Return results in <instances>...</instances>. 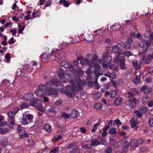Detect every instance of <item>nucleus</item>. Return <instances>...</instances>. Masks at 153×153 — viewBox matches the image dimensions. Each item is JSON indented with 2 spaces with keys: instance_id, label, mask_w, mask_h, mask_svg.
Returning <instances> with one entry per match:
<instances>
[{
  "instance_id": "1",
  "label": "nucleus",
  "mask_w": 153,
  "mask_h": 153,
  "mask_svg": "<svg viewBox=\"0 0 153 153\" xmlns=\"http://www.w3.org/2000/svg\"><path fill=\"white\" fill-rule=\"evenodd\" d=\"M149 38V39L145 41H142L138 44L139 46L143 49V52L139 53V54L140 56L142 55L143 54L146 53L147 52V48L151 45L152 40L153 39V32L152 34L150 35Z\"/></svg>"
},
{
  "instance_id": "2",
  "label": "nucleus",
  "mask_w": 153,
  "mask_h": 153,
  "mask_svg": "<svg viewBox=\"0 0 153 153\" xmlns=\"http://www.w3.org/2000/svg\"><path fill=\"white\" fill-rule=\"evenodd\" d=\"M98 59V57L97 55H94L93 56L91 54H89L86 56L85 60L80 62V63L82 65H86L87 63L90 67H92L94 62Z\"/></svg>"
},
{
  "instance_id": "3",
  "label": "nucleus",
  "mask_w": 153,
  "mask_h": 153,
  "mask_svg": "<svg viewBox=\"0 0 153 153\" xmlns=\"http://www.w3.org/2000/svg\"><path fill=\"white\" fill-rule=\"evenodd\" d=\"M33 118V116L29 114H28L26 111L22 113V117L21 122L22 124L24 126H25L28 123L32 122V120Z\"/></svg>"
},
{
  "instance_id": "4",
  "label": "nucleus",
  "mask_w": 153,
  "mask_h": 153,
  "mask_svg": "<svg viewBox=\"0 0 153 153\" xmlns=\"http://www.w3.org/2000/svg\"><path fill=\"white\" fill-rule=\"evenodd\" d=\"M71 86H67L66 87V91H65L66 94L70 97H74L75 95V91L76 88V85L74 83L71 84Z\"/></svg>"
},
{
  "instance_id": "5",
  "label": "nucleus",
  "mask_w": 153,
  "mask_h": 153,
  "mask_svg": "<svg viewBox=\"0 0 153 153\" xmlns=\"http://www.w3.org/2000/svg\"><path fill=\"white\" fill-rule=\"evenodd\" d=\"M45 93L46 95L52 96L53 97L56 96L58 94V91L56 89L48 87H46Z\"/></svg>"
},
{
  "instance_id": "6",
  "label": "nucleus",
  "mask_w": 153,
  "mask_h": 153,
  "mask_svg": "<svg viewBox=\"0 0 153 153\" xmlns=\"http://www.w3.org/2000/svg\"><path fill=\"white\" fill-rule=\"evenodd\" d=\"M59 50L56 49H53L52 50L51 54H49V57H50L52 60L57 59L56 58L59 59L62 57L59 54Z\"/></svg>"
},
{
  "instance_id": "7",
  "label": "nucleus",
  "mask_w": 153,
  "mask_h": 153,
  "mask_svg": "<svg viewBox=\"0 0 153 153\" xmlns=\"http://www.w3.org/2000/svg\"><path fill=\"white\" fill-rule=\"evenodd\" d=\"M50 81L53 85L57 87V88L59 90H61L63 88V84L60 82V81L57 79L56 78H54L51 79Z\"/></svg>"
},
{
  "instance_id": "8",
  "label": "nucleus",
  "mask_w": 153,
  "mask_h": 153,
  "mask_svg": "<svg viewBox=\"0 0 153 153\" xmlns=\"http://www.w3.org/2000/svg\"><path fill=\"white\" fill-rule=\"evenodd\" d=\"M46 87L43 84H41L39 86V89H36L35 91V94L38 96L41 97L43 96L44 95V91Z\"/></svg>"
},
{
  "instance_id": "9",
  "label": "nucleus",
  "mask_w": 153,
  "mask_h": 153,
  "mask_svg": "<svg viewBox=\"0 0 153 153\" xmlns=\"http://www.w3.org/2000/svg\"><path fill=\"white\" fill-rule=\"evenodd\" d=\"M15 114L13 111H10L7 113V116L8 117V122L12 125L15 124Z\"/></svg>"
},
{
  "instance_id": "10",
  "label": "nucleus",
  "mask_w": 153,
  "mask_h": 153,
  "mask_svg": "<svg viewBox=\"0 0 153 153\" xmlns=\"http://www.w3.org/2000/svg\"><path fill=\"white\" fill-rule=\"evenodd\" d=\"M139 95L137 91H133L132 92H128L126 94V96L128 99H133L136 98L134 96H137Z\"/></svg>"
},
{
  "instance_id": "11",
  "label": "nucleus",
  "mask_w": 153,
  "mask_h": 153,
  "mask_svg": "<svg viewBox=\"0 0 153 153\" xmlns=\"http://www.w3.org/2000/svg\"><path fill=\"white\" fill-rule=\"evenodd\" d=\"M128 101L130 103L128 104V105L131 108H134L136 107V104L138 103V101L136 98H133V99H128Z\"/></svg>"
},
{
  "instance_id": "12",
  "label": "nucleus",
  "mask_w": 153,
  "mask_h": 153,
  "mask_svg": "<svg viewBox=\"0 0 153 153\" xmlns=\"http://www.w3.org/2000/svg\"><path fill=\"white\" fill-rule=\"evenodd\" d=\"M94 65V72L96 76H100V73L99 72L100 71V69L99 65L97 63H94L93 66Z\"/></svg>"
},
{
  "instance_id": "13",
  "label": "nucleus",
  "mask_w": 153,
  "mask_h": 153,
  "mask_svg": "<svg viewBox=\"0 0 153 153\" xmlns=\"http://www.w3.org/2000/svg\"><path fill=\"white\" fill-rule=\"evenodd\" d=\"M101 139L100 138H98L97 140L93 139L91 140V144L90 146H94L102 144V143H101Z\"/></svg>"
},
{
  "instance_id": "14",
  "label": "nucleus",
  "mask_w": 153,
  "mask_h": 153,
  "mask_svg": "<svg viewBox=\"0 0 153 153\" xmlns=\"http://www.w3.org/2000/svg\"><path fill=\"white\" fill-rule=\"evenodd\" d=\"M86 83L85 81L82 80H79L77 84V89L78 91H81L82 89V85H85Z\"/></svg>"
},
{
  "instance_id": "15",
  "label": "nucleus",
  "mask_w": 153,
  "mask_h": 153,
  "mask_svg": "<svg viewBox=\"0 0 153 153\" xmlns=\"http://www.w3.org/2000/svg\"><path fill=\"white\" fill-rule=\"evenodd\" d=\"M60 65L64 67L65 68H69L73 69V66L72 65H70L66 60H63L60 63Z\"/></svg>"
},
{
  "instance_id": "16",
  "label": "nucleus",
  "mask_w": 153,
  "mask_h": 153,
  "mask_svg": "<svg viewBox=\"0 0 153 153\" xmlns=\"http://www.w3.org/2000/svg\"><path fill=\"white\" fill-rule=\"evenodd\" d=\"M70 116L73 118H76L79 115V113L78 110L75 109H72L71 111Z\"/></svg>"
},
{
  "instance_id": "17",
  "label": "nucleus",
  "mask_w": 153,
  "mask_h": 153,
  "mask_svg": "<svg viewBox=\"0 0 153 153\" xmlns=\"http://www.w3.org/2000/svg\"><path fill=\"white\" fill-rule=\"evenodd\" d=\"M103 59L104 61L109 63L112 60L111 57L109 56L108 52L105 53L103 55Z\"/></svg>"
},
{
  "instance_id": "18",
  "label": "nucleus",
  "mask_w": 153,
  "mask_h": 153,
  "mask_svg": "<svg viewBox=\"0 0 153 153\" xmlns=\"http://www.w3.org/2000/svg\"><path fill=\"white\" fill-rule=\"evenodd\" d=\"M23 97L25 100L30 101L31 100H33V99L34 98V96L33 94L30 93H29L27 94L24 95Z\"/></svg>"
},
{
  "instance_id": "19",
  "label": "nucleus",
  "mask_w": 153,
  "mask_h": 153,
  "mask_svg": "<svg viewBox=\"0 0 153 153\" xmlns=\"http://www.w3.org/2000/svg\"><path fill=\"white\" fill-rule=\"evenodd\" d=\"M0 144L3 147L7 146L8 144V140L7 137H3L0 140Z\"/></svg>"
},
{
  "instance_id": "20",
  "label": "nucleus",
  "mask_w": 153,
  "mask_h": 153,
  "mask_svg": "<svg viewBox=\"0 0 153 153\" xmlns=\"http://www.w3.org/2000/svg\"><path fill=\"white\" fill-rule=\"evenodd\" d=\"M49 53H44L42 54L41 57L42 60L43 62L47 61L50 59L49 57Z\"/></svg>"
},
{
  "instance_id": "21",
  "label": "nucleus",
  "mask_w": 153,
  "mask_h": 153,
  "mask_svg": "<svg viewBox=\"0 0 153 153\" xmlns=\"http://www.w3.org/2000/svg\"><path fill=\"white\" fill-rule=\"evenodd\" d=\"M120 66L121 69L123 70L126 68V67L125 65V59L123 57L122 58V59L120 60Z\"/></svg>"
},
{
  "instance_id": "22",
  "label": "nucleus",
  "mask_w": 153,
  "mask_h": 153,
  "mask_svg": "<svg viewBox=\"0 0 153 153\" xmlns=\"http://www.w3.org/2000/svg\"><path fill=\"white\" fill-rule=\"evenodd\" d=\"M150 100V98L147 96H145L143 97L141 100V101L143 104L146 105Z\"/></svg>"
},
{
  "instance_id": "23",
  "label": "nucleus",
  "mask_w": 153,
  "mask_h": 153,
  "mask_svg": "<svg viewBox=\"0 0 153 153\" xmlns=\"http://www.w3.org/2000/svg\"><path fill=\"white\" fill-rule=\"evenodd\" d=\"M139 110L142 114H145L148 112L147 108L144 105L141 106L139 108Z\"/></svg>"
},
{
  "instance_id": "24",
  "label": "nucleus",
  "mask_w": 153,
  "mask_h": 153,
  "mask_svg": "<svg viewBox=\"0 0 153 153\" xmlns=\"http://www.w3.org/2000/svg\"><path fill=\"white\" fill-rule=\"evenodd\" d=\"M114 103L115 105H121L122 103V100L120 97H118L116 98L114 101Z\"/></svg>"
},
{
  "instance_id": "25",
  "label": "nucleus",
  "mask_w": 153,
  "mask_h": 153,
  "mask_svg": "<svg viewBox=\"0 0 153 153\" xmlns=\"http://www.w3.org/2000/svg\"><path fill=\"white\" fill-rule=\"evenodd\" d=\"M58 76L60 79L64 78V74L63 70L62 68H59L57 71Z\"/></svg>"
},
{
  "instance_id": "26",
  "label": "nucleus",
  "mask_w": 153,
  "mask_h": 153,
  "mask_svg": "<svg viewBox=\"0 0 153 153\" xmlns=\"http://www.w3.org/2000/svg\"><path fill=\"white\" fill-rule=\"evenodd\" d=\"M130 125L131 127L134 128L136 126V125L138 124L137 122L134 119L132 118L130 121Z\"/></svg>"
},
{
  "instance_id": "27",
  "label": "nucleus",
  "mask_w": 153,
  "mask_h": 153,
  "mask_svg": "<svg viewBox=\"0 0 153 153\" xmlns=\"http://www.w3.org/2000/svg\"><path fill=\"white\" fill-rule=\"evenodd\" d=\"M102 107V104L100 102H98L94 104V107L95 109L98 110H100L101 109Z\"/></svg>"
},
{
  "instance_id": "28",
  "label": "nucleus",
  "mask_w": 153,
  "mask_h": 153,
  "mask_svg": "<svg viewBox=\"0 0 153 153\" xmlns=\"http://www.w3.org/2000/svg\"><path fill=\"white\" fill-rule=\"evenodd\" d=\"M130 145L131 146L135 147L138 146L137 140L134 138L131 139L130 142Z\"/></svg>"
},
{
  "instance_id": "29",
  "label": "nucleus",
  "mask_w": 153,
  "mask_h": 153,
  "mask_svg": "<svg viewBox=\"0 0 153 153\" xmlns=\"http://www.w3.org/2000/svg\"><path fill=\"white\" fill-rule=\"evenodd\" d=\"M122 143H123L121 141H115L113 143V145L116 148H118L122 146Z\"/></svg>"
},
{
  "instance_id": "30",
  "label": "nucleus",
  "mask_w": 153,
  "mask_h": 153,
  "mask_svg": "<svg viewBox=\"0 0 153 153\" xmlns=\"http://www.w3.org/2000/svg\"><path fill=\"white\" fill-rule=\"evenodd\" d=\"M43 129L48 131L50 132L51 131V127L49 124H46L43 127Z\"/></svg>"
},
{
  "instance_id": "31",
  "label": "nucleus",
  "mask_w": 153,
  "mask_h": 153,
  "mask_svg": "<svg viewBox=\"0 0 153 153\" xmlns=\"http://www.w3.org/2000/svg\"><path fill=\"white\" fill-rule=\"evenodd\" d=\"M32 100L33 102H30L29 103V105L31 106H36V105L37 103L39 101L38 99L37 98L35 99L34 97L33 99V100Z\"/></svg>"
},
{
  "instance_id": "32",
  "label": "nucleus",
  "mask_w": 153,
  "mask_h": 153,
  "mask_svg": "<svg viewBox=\"0 0 153 153\" xmlns=\"http://www.w3.org/2000/svg\"><path fill=\"white\" fill-rule=\"evenodd\" d=\"M8 129L5 128H0V133L1 134H4L8 132Z\"/></svg>"
},
{
  "instance_id": "33",
  "label": "nucleus",
  "mask_w": 153,
  "mask_h": 153,
  "mask_svg": "<svg viewBox=\"0 0 153 153\" xmlns=\"http://www.w3.org/2000/svg\"><path fill=\"white\" fill-rule=\"evenodd\" d=\"M20 107L21 109L27 108H29V105L26 103L23 102L20 104Z\"/></svg>"
},
{
  "instance_id": "34",
  "label": "nucleus",
  "mask_w": 153,
  "mask_h": 153,
  "mask_svg": "<svg viewBox=\"0 0 153 153\" xmlns=\"http://www.w3.org/2000/svg\"><path fill=\"white\" fill-rule=\"evenodd\" d=\"M140 77L139 76H137L136 77L133 79L132 80L133 82L136 84H137L140 82Z\"/></svg>"
},
{
  "instance_id": "35",
  "label": "nucleus",
  "mask_w": 153,
  "mask_h": 153,
  "mask_svg": "<svg viewBox=\"0 0 153 153\" xmlns=\"http://www.w3.org/2000/svg\"><path fill=\"white\" fill-rule=\"evenodd\" d=\"M70 117V114H66L65 112H63L61 113V117L63 118L64 119H68Z\"/></svg>"
},
{
  "instance_id": "36",
  "label": "nucleus",
  "mask_w": 153,
  "mask_h": 153,
  "mask_svg": "<svg viewBox=\"0 0 153 153\" xmlns=\"http://www.w3.org/2000/svg\"><path fill=\"white\" fill-rule=\"evenodd\" d=\"M135 114L139 117H142L143 115L139 110H135L134 111Z\"/></svg>"
},
{
  "instance_id": "37",
  "label": "nucleus",
  "mask_w": 153,
  "mask_h": 153,
  "mask_svg": "<svg viewBox=\"0 0 153 153\" xmlns=\"http://www.w3.org/2000/svg\"><path fill=\"white\" fill-rule=\"evenodd\" d=\"M94 36L91 34H88L87 38L86 40L89 42H91L93 39Z\"/></svg>"
},
{
  "instance_id": "38",
  "label": "nucleus",
  "mask_w": 153,
  "mask_h": 153,
  "mask_svg": "<svg viewBox=\"0 0 153 153\" xmlns=\"http://www.w3.org/2000/svg\"><path fill=\"white\" fill-rule=\"evenodd\" d=\"M151 60V59L147 57V58L146 59L145 62H140V63L142 65L144 64L145 63L148 64L150 62Z\"/></svg>"
},
{
  "instance_id": "39",
  "label": "nucleus",
  "mask_w": 153,
  "mask_h": 153,
  "mask_svg": "<svg viewBox=\"0 0 153 153\" xmlns=\"http://www.w3.org/2000/svg\"><path fill=\"white\" fill-rule=\"evenodd\" d=\"M152 93V89L150 87H148L147 89L144 92V93L146 95H148Z\"/></svg>"
},
{
  "instance_id": "40",
  "label": "nucleus",
  "mask_w": 153,
  "mask_h": 153,
  "mask_svg": "<svg viewBox=\"0 0 153 153\" xmlns=\"http://www.w3.org/2000/svg\"><path fill=\"white\" fill-rule=\"evenodd\" d=\"M116 133L117 131L114 128H111L109 131V134H115Z\"/></svg>"
},
{
  "instance_id": "41",
  "label": "nucleus",
  "mask_w": 153,
  "mask_h": 153,
  "mask_svg": "<svg viewBox=\"0 0 153 153\" xmlns=\"http://www.w3.org/2000/svg\"><path fill=\"white\" fill-rule=\"evenodd\" d=\"M133 66L137 70L139 69L140 68V66L138 65L137 62L136 61L133 62H132Z\"/></svg>"
},
{
  "instance_id": "42",
  "label": "nucleus",
  "mask_w": 153,
  "mask_h": 153,
  "mask_svg": "<svg viewBox=\"0 0 153 153\" xmlns=\"http://www.w3.org/2000/svg\"><path fill=\"white\" fill-rule=\"evenodd\" d=\"M55 107L53 105H50L49 107L47 108V111L49 112H53L55 109Z\"/></svg>"
},
{
  "instance_id": "43",
  "label": "nucleus",
  "mask_w": 153,
  "mask_h": 153,
  "mask_svg": "<svg viewBox=\"0 0 153 153\" xmlns=\"http://www.w3.org/2000/svg\"><path fill=\"white\" fill-rule=\"evenodd\" d=\"M112 149L111 147H108L105 150L104 153H111Z\"/></svg>"
},
{
  "instance_id": "44",
  "label": "nucleus",
  "mask_w": 153,
  "mask_h": 153,
  "mask_svg": "<svg viewBox=\"0 0 153 153\" xmlns=\"http://www.w3.org/2000/svg\"><path fill=\"white\" fill-rule=\"evenodd\" d=\"M131 45L130 43L126 42L124 44V47L126 49H129L131 47Z\"/></svg>"
},
{
  "instance_id": "45",
  "label": "nucleus",
  "mask_w": 153,
  "mask_h": 153,
  "mask_svg": "<svg viewBox=\"0 0 153 153\" xmlns=\"http://www.w3.org/2000/svg\"><path fill=\"white\" fill-rule=\"evenodd\" d=\"M116 95V92L115 91H112L110 92V97H114Z\"/></svg>"
},
{
  "instance_id": "46",
  "label": "nucleus",
  "mask_w": 153,
  "mask_h": 153,
  "mask_svg": "<svg viewBox=\"0 0 153 153\" xmlns=\"http://www.w3.org/2000/svg\"><path fill=\"white\" fill-rule=\"evenodd\" d=\"M99 125V123L95 124L93 126V128L91 129V131L92 132H94L97 128V127Z\"/></svg>"
},
{
  "instance_id": "47",
  "label": "nucleus",
  "mask_w": 153,
  "mask_h": 153,
  "mask_svg": "<svg viewBox=\"0 0 153 153\" xmlns=\"http://www.w3.org/2000/svg\"><path fill=\"white\" fill-rule=\"evenodd\" d=\"M80 150L78 148H76L72 151H70L69 153H80Z\"/></svg>"
},
{
  "instance_id": "48",
  "label": "nucleus",
  "mask_w": 153,
  "mask_h": 153,
  "mask_svg": "<svg viewBox=\"0 0 153 153\" xmlns=\"http://www.w3.org/2000/svg\"><path fill=\"white\" fill-rule=\"evenodd\" d=\"M59 150V148L58 147H56L51 150L50 151V153H56L57 152H58Z\"/></svg>"
},
{
  "instance_id": "49",
  "label": "nucleus",
  "mask_w": 153,
  "mask_h": 153,
  "mask_svg": "<svg viewBox=\"0 0 153 153\" xmlns=\"http://www.w3.org/2000/svg\"><path fill=\"white\" fill-rule=\"evenodd\" d=\"M112 48V51L114 53H116L118 51V48L116 45H113Z\"/></svg>"
},
{
  "instance_id": "50",
  "label": "nucleus",
  "mask_w": 153,
  "mask_h": 153,
  "mask_svg": "<svg viewBox=\"0 0 153 153\" xmlns=\"http://www.w3.org/2000/svg\"><path fill=\"white\" fill-rule=\"evenodd\" d=\"M62 102V101L61 99L57 100L55 102V104L57 106H59L61 105Z\"/></svg>"
},
{
  "instance_id": "51",
  "label": "nucleus",
  "mask_w": 153,
  "mask_h": 153,
  "mask_svg": "<svg viewBox=\"0 0 153 153\" xmlns=\"http://www.w3.org/2000/svg\"><path fill=\"white\" fill-rule=\"evenodd\" d=\"M124 53V55L127 57H128L132 55L131 53L129 51H125Z\"/></svg>"
},
{
  "instance_id": "52",
  "label": "nucleus",
  "mask_w": 153,
  "mask_h": 153,
  "mask_svg": "<svg viewBox=\"0 0 153 153\" xmlns=\"http://www.w3.org/2000/svg\"><path fill=\"white\" fill-rule=\"evenodd\" d=\"M148 88V87L147 85H144L141 87L140 89V91L141 92H144L147 89V88Z\"/></svg>"
},
{
  "instance_id": "53",
  "label": "nucleus",
  "mask_w": 153,
  "mask_h": 153,
  "mask_svg": "<svg viewBox=\"0 0 153 153\" xmlns=\"http://www.w3.org/2000/svg\"><path fill=\"white\" fill-rule=\"evenodd\" d=\"M2 83L3 85H5L8 84L10 82L8 80L5 79L2 81Z\"/></svg>"
},
{
  "instance_id": "54",
  "label": "nucleus",
  "mask_w": 153,
  "mask_h": 153,
  "mask_svg": "<svg viewBox=\"0 0 153 153\" xmlns=\"http://www.w3.org/2000/svg\"><path fill=\"white\" fill-rule=\"evenodd\" d=\"M20 110V108L18 107H15L13 109V112L16 114L17 112Z\"/></svg>"
},
{
  "instance_id": "55",
  "label": "nucleus",
  "mask_w": 153,
  "mask_h": 153,
  "mask_svg": "<svg viewBox=\"0 0 153 153\" xmlns=\"http://www.w3.org/2000/svg\"><path fill=\"white\" fill-rule=\"evenodd\" d=\"M29 136L28 134L25 133L23 134H20L19 135L20 137L21 138H23L25 137H27Z\"/></svg>"
},
{
  "instance_id": "56",
  "label": "nucleus",
  "mask_w": 153,
  "mask_h": 153,
  "mask_svg": "<svg viewBox=\"0 0 153 153\" xmlns=\"http://www.w3.org/2000/svg\"><path fill=\"white\" fill-rule=\"evenodd\" d=\"M137 141L138 146L144 142V140L140 139L137 140Z\"/></svg>"
},
{
  "instance_id": "57",
  "label": "nucleus",
  "mask_w": 153,
  "mask_h": 153,
  "mask_svg": "<svg viewBox=\"0 0 153 153\" xmlns=\"http://www.w3.org/2000/svg\"><path fill=\"white\" fill-rule=\"evenodd\" d=\"M74 143H73L69 144L67 147V149H71L73 148L74 147Z\"/></svg>"
},
{
  "instance_id": "58",
  "label": "nucleus",
  "mask_w": 153,
  "mask_h": 153,
  "mask_svg": "<svg viewBox=\"0 0 153 153\" xmlns=\"http://www.w3.org/2000/svg\"><path fill=\"white\" fill-rule=\"evenodd\" d=\"M124 143L125 144V148L128 149L129 147V142L127 140H125L124 142Z\"/></svg>"
},
{
  "instance_id": "59",
  "label": "nucleus",
  "mask_w": 153,
  "mask_h": 153,
  "mask_svg": "<svg viewBox=\"0 0 153 153\" xmlns=\"http://www.w3.org/2000/svg\"><path fill=\"white\" fill-rule=\"evenodd\" d=\"M149 123L151 127H153V118H151L149 120Z\"/></svg>"
},
{
  "instance_id": "60",
  "label": "nucleus",
  "mask_w": 153,
  "mask_h": 153,
  "mask_svg": "<svg viewBox=\"0 0 153 153\" xmlns=\"http://www.w3.org/2000/svg\"><path fill=\"white\" fill-rule=\"evenodd\" d=\"M114 123L118 125H120L122 124L121 122L119 119L115 120Z\"/></svg>"
},
{
  "instance_id": "61",
  "label": "nucleus",
  "mask_w": 153,
  "mask_h": 153,
  "mask_svg": "<svg viewBox=\"0 0 153 153\" xmlns=\"http://www.w3.org/2000/svg\"><path fill=\"white\" fill-rule=\"evenodd\" d=\"M7 124V122L4 121L2 122V120L0 121V127L4 126Z\"/></svg>"
},
{
  "instance_id": "62",
  "label": "nucleus",
  "mask_w": 153,
  "mask_h": 153,
  "mask_svg": "<svg viewBox=\"0 0 153 153\" xmlns=\"http://www.w3.org/2000/svg\"><path fill=\"white\" fill-rule=\"evenodd\" d=\"M148 105L149 107H151L153 105V100H151L150 101H149L148 102Z\"/></svg>"
},
{
  "instance_id": "63",
  "label": "nucleus",
  "mask_w": 153,
  "mask_h": 153,
  "mask_svg": "<svg viewBox=\"0 0 153 153\" xmlns=\"http://www.w3.org/2000/svg\"><path fill=\"white\" fill-rule=\"evenodd\" d=\"M15 42V41H14V38L13 37H11L8 42L9 44L14 43Z\"/></svg>"
},
{
  "instance_id": "64",
  "label": "nucleus",
  "mask_w": 153,
  "mask_h": 153,
  "mask_svg": "<svg viewBox=\"0 0 153 153\" xmlns=\"http://www.w3.org/2000/svg\"><path fill=\"white\" fill-rule=\"evenodd\" d=\"M152 80V78L150 77H147L145 79L146 82L148 83L150 82Z\"/></svg>"
}]
</instances>
